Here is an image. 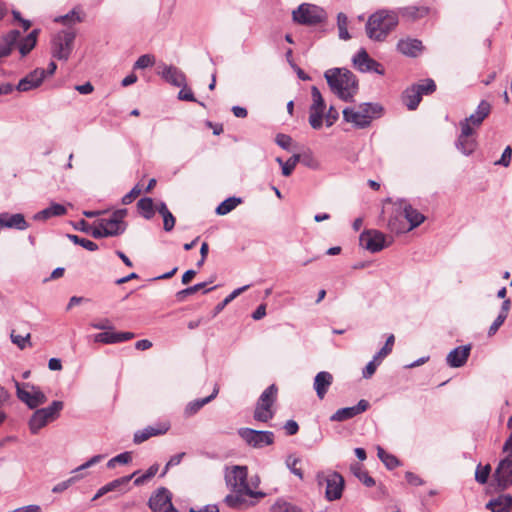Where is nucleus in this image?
I'll use <instances>...</instances> for the list:
<instances>
[{
  "mask_svg": "<svg viewBox=\"0 0 512 512\" xmlns=\"http://www.w3.org/2000/svg\"><path fill=\"white\" fill-rule=\"evenodd\" d=\"M324 77L330 90L345 102H352L358 91L356 76L346 68H331L325 71Z\"/></svg>",
  "mask_w": 512,
  "mask_h": 512,
  "instance_id": "nucleus-1",
  "label": "nucleus"
},
{
  "mask_svg": "<svg viewBox=\"0 0 512 512\" xmlns=\"http://www.w3.org/2000/svg\"><path fill=\"white\" fill-rule=\"evenodd\" d=\"M398 15L394 11L379 10L372 14L366 23L367 36L374 41H384L397 26Z\"/></svg>",
  "mask_w": 512,
  "mask_h": 512,
  "instance_id": "nucleus-2",
  "label": "nucleus"
},
{
  "mask_svg": "<svg viewBox=\"0 0 512 512\" xmlns=\"http://www.w3.org/2000/svg\"><path fill=\"white\" fill-rule=\"evenodd\" d=\"M343 118L346 122L352 123L356 128L368 127L373 119L380 118L383 114V107L378 103H362L357 108L346 107L343 111Z\"/></svg>",
  "mask_w": 512,
  "mask_h": 512,
  "instance_id": "nucleus-3",
  "label": "nucleus"
},
{
  "mask_svg": "<svg viewBox=\"0 0 512 512\" xmlns=\"http://www.w3.org/2000/svg\"><path fill=\"white\" fill-rule=\"evenodd\" d=\"M327 12L320 6L302 3L292 12V20L304 26H317L327 22Z\"/></svg>",
  "mask_w": 512,
  "mask_h": 512,
  "instance_id": "nucleus-4",
  "label": "nucleus"
},
{
  "mask_svg": "<svg viewBox=\"0 0 512 512\" xmlns=\"http://www.w3.org/2000/svg\"><path fill=\"white\" fill-rule=\"evenodd\" d=\"M63 408L64 403L62 401L55 400L48 407L36 409L28 422L31 434H38V432L48 423L58 419Z\"/></svg>",
  "mask_w": 512,
  "mask_h": 512,
  "instance_id": "nucleus-5",
  "label": "nucleus"
},
{
  "mask_svg": "<svg viewBox=\"0 0 512 512\" xmlns=\"http://www.w3.org/2000/svg\"><path fill=\"white\" fill-rule=\"evenodd\" d=\"M225 481L232 492L244 491L250 498H263L265 493L253 491L247 482V468L245 466H233L225 472Z\"/></svg>",
  "mask_w": 512,
  "mask_h": 512,
  "instance_id": "nucleus-6",
  "label": "nucleus"
},
{
  "mask_svg": "<svg viewBox=\"0 0 512 512\" xmlns=\"http://www.w3.org/2000/svg\"><path fill=\"white\" fill-rule=\"evenodd\" d=\"M277 393L278 388L275 384H271L262 392L256 403L255 410L253 413V418L256 421L267 423L268 421L273 419L275 415L273 405L277 400Z\"/></svg>",
  "mask_w": 512,
  "mask_h": 512,
  "instance_id": "nucleus-7",
  "label": "nucleus"
},
{
  "mask_svg": "<svg viewBox=\"0 0 512 512\" xmlns=\"http://www.w3.org/2000/svg\"><path fill=\"white\" fill-rule=\"evenodd\" d=\"M76 32L73 29H64L56 33L51 42L52 56L58 60L67 61L72 53Z\"/></svg>",
  "mask_w": 512,
  "mask_h": 512,
  "instance_id": "nucleus-8",
  "label": "nucleus"
},
{
  "mask_svg": "<svg viewBox=\"0 0 512 512\" xmlns=\"http://www.w3.org/2000/svg\"><path fill=\"white\" fill-rule=\"evenodd\" d=\"M18 399L30 409H37L47 402V397L40 387L31 383H19L13 380Z\"/></svg>",
  "mask_w": 512,
  "mask_h": 512,
  "instance_id": "nucleus-9",
  "label": "nucleus"
},
{
  "mask_svg": "<svg viewBox=\"0 0 512 512\" xmlns=\"http://www.w3.org/2000/svg\"><path fill=\"white\" fill-rule=\"evenodd\" d=\"M238 435L250 447L261 449L274 443L275 435L272 431L255 430L252 428H240Z\"/></svg>",
  "mask_w": 512,
  "mask_h": 512,
  "instance_id": "nucleus-10",
  "label": "nucleus"
},
{
  "mask_svg": "<svg viewBox=\"0 0 512 512\" xmlns=\"http://www.w3.org/2000/svg\"><path fill=\"white\" fill-rule=\"evenodd\" d=\"M359 240L361 246L372 253L381 251L385 247L390 246L393 242L392 237L388 239L384 233L375 229L362 232Z\"/></svg>",
  "mask_w": 512,
  "mask_h": 512,
  "instance_id": "nucleus-11",
  "label": "nucleus"
},
{
  "mask_svg": "<svg viewBox=\"0 0 512 512\" xmlns=\"http://www.w3.org/2000/svg\"><path fill=\"white\" fill-rule=\"evenodd\" d=\"M311 96L313 102L309 108V124L313 129H320L323 124L326 104L320 90L316 86H312Z\"/></svg>",
  "mask_w": 512,
  "mask_h": 512,
  "instance_id": "nucleus-12",
  "label": "nucleus"
},
{
  "mask_svg": "<svg viewBox=\"0 0 512 512\" xmlns=\"http://www.w3.org/2000/svg\"><path fill=\"white\" fill-rule=\"evenodd\" d=\"M148 505L152 512H178L172 504V494L165 488H158L149 498Z\"/></svg>",
  "mask_w": 512,
  "mask_h": 512,
  "instance_id": "nucleus-13",
  "label": "nucleus"
},
{
  "mask_svg": "<svg viewBox=\"0 0 512 512\" xmlns=\"http://www.w3.org/2000/svg\"><path fill=\"white\" fill-rule=\"evenodd\" d=\"M126 215L127 209H118L112 213L110 218L99 219L97 224L105 230H108V232H113L109 234V237L118 236L126 230L127 224L124 221Z\"/></svg>",
  "mask_w": 512,
  "mask_h": 512,
  "instance_id": "nucleus-14",
  "label": "nucleus"
},
{
  "mask_svg": "<svg viewBox=\"0 0 512 512\" xmlns=\"http://www.w3.org/2000/svg\"><path fill=\"white\" fill-rule=\"evenodd\" d=\"M461 134L456 141V147L461 153L468 156L472 154L477 146L476 140L472 137L474 129L467 122H460Z\"/></svg>",
  "mask_w": 512,
  "mask_h": 512,
  "instance_id": "nucleus-15",
  "label": "nucleus"
},
{
  "mask_svg": "<svg viewBox=\"0 0 512 512\" xmlns=\"http://www.w3.org/2000/svg\"><path fill=\"white\" fill-rule=\"evenodd\" d=\"M353 64L360 72L384 74V69L381 64L372 59L364 48L360 49L353 57Z\"/></svg>",
  "mask_w": 512,
  "mask_h": 512,
  "instance_id": "nucleus-16",
  "label": "nucleus"
},
{
  "mask_svg": "<svg viewBox=\"0 0 512 512\" xmlns=\"http://www.w3.org/2000/svg\"><path fill=\"white\" fill-rule=\"evenodd\" d=\"M497 486L505 490L512 485V457L503 458L494 472Z\"/></svg>",
  "mask_w": 512,
  "mask_h": 512,
  "instance_id": "nucleus-17",
  "label": "nucleus"
},
{
  "mask_svg": "<svg viewBox=\"0 0 512 512\" xmlns=\"http://www.w3.org/2000/svg\"><path fill=\"white\" fill-rule=\"evenodd\" d=\"M369 407L368 401L362 399L357 405L338 409L330 416V421L342 422L354 418L355 416L365 412Z\"/></svg>",
  "mask_w": 512,
  "mask_h": 512,
  "instance_id": "nucleus-18",
  "label": "nucleus"
},
{
  "mask_svg": "<svg viewBox=\"0 0 512 512\" xmlns=\"http://www.w3.org/2000/svg\"><path fill=\"white\" fill-rule=\"evenodd\" d=\"M326 483V499L328 501L340 499L344 490V478L338 472H334L327 477Z\"/></svg>",
  "mask_w": 512,
  "mask_h": 512,
  "instance_id": "nucleus-19",
  "label": "nucleus"
},
{
  "mask_svg": "<svg viewBox=\"0 0 512 512\" xmlns=\"http://www.w3.org/2000/svg\"><path fill=\"white\" fill-rule=\"evenodd\" d=\"M45 76L46 71L44 69L37 68L22 78L16 88L20 92H27L35 89L42 84Z\"/></svg>",
  "mask_w": 512,
  "mask_h": 512,
  "instance_id": "nucleus-20",
  "label": "nucleus"
},
{
  "mask_svg": "<svg viewBox=\"0 0 512 512\" xmlns=\"http://www.w3.org/2000/svg\"><path fill=\"white\" fill-rule=\"evenodd\" d=\"M471 345L459 346L450 351L446 357V362L450 367L459 368L465 365L470 355Z\"/></svg>",
  "mask_w": 512,
  "mask_h": 512,
  "instance_id": "nucleus-21",
  "label": "nucleus"
},
{
  "mask_svg": "<svg viewBox=\"0 0 512 512\" xmlns=\"http://www.w3.org/2000/svg\"><path fill=\"white\" fill-rule=\"evenodd\" d=\"M168 430L169 425L166 423H162L157 426H147L144 429L135 432L133 442L135 444H141L148 440L150 437L165 434Z\"/></svg>",
  "mask_w": 512,
  "mask_h": 512,
  "instance_id": "nucleus-22",
  "label": "nucleus"
},
{
  "mask_svg": "<svg viewBox=\"0 0 512 512\" xmlns=\"http://www.w3.org/2000/svg\"><path fill=\"white\" fill-rule=\"evenodd\" d=\"M397 50L408 57H417L423 50L422 42L414 38L400 39L397 43Z\"/></svg>",
  "mask_w": 512,
  "mask_h": 512,
  "instance_id": "nucleus-23",
  "label": "nucleus"
},
{
  "mask_svg": "<svg viewBox=\"0 0 512 512\" xmlns=\"http://www.w3.org/2000/svg\"><path fill=\"white\" fill-rule=\"evenodd\" d=\"M134 333L132 332H101L95 335L94 341L104 344H114L128 341L134 338Z\"/></svg>",
  "mask_w": 512,
  "mask_h": 512,
  "instance_id": "nucleus-24",
  "label": "nucleus"
},
{
  "mask_svg": "<svg viewBox=\"0 0 512 512\" xmlns=\"http://www.w3.org/2000/svg\"><path fill=\"white\" fill-rule=\"evenodd\" d=\"M162 78L168 83L176 87L186 86L185 74L175 66L164 65L163 70L160 72Z\"/></svg>",
  "mask_w": 512,
  "mask_h": 512,
  "instance_id": "nucleus-25",
  "label": "nucleus"
},
{
  "mask_svg": "<svg viewBox=\"0 0 512 512\" xmlns=\"http://www.w3.org/2000/svg\"><path fill=\"white\" fill-rule=\"evenodd\" d=\"M0 219L2 220V228H11L17 230H25L28 228V223L26 222L24 215L21 213H0Z\"/></svg>",
  "mask_w": 512,
  "mask_h": 512,
  "instance_id": "nucleus-26",
  "label": "nucleus"
},
{
  "mask_svg": "<svg viewBox=\"0 0 512 512\" xmlns=\"http://www.w3.org/2000/svg\"><path fill=\"white\" fill-rule=\"evenodd\" d=\"M137 473L138 472H134L131 475L123 476L107 483L97 491L92 500H96L109 492L125 488Z\"/></svg>",
  "mask_w": 512,
  "mask_h": 512,
  "instance_id": "nucleus-27",
  "label": "nucleus"
},
{
  "mask_svg": "<svg viewBox=\"0 0 512 512\" xmlns=\"http://www.w3.org/2000/svg\"><path fill=\"white\" fill-rule=\"evenodd\" d=\"M401 206H402V209H403L401 215H403L404 218L409 223V226H408L407 230L411 231L412 229L418 227L419 225H421L424 222V220H425L424 215L421 214L415 208H413L410 204H407L403 200V201H401Z\"/></svg>",
  "mask_w": 512,
  "mask_h": 512,
  "instance_id": "nucleus-28",
  "label": "nucleus"
},
{
  "mask_svg": "<svg viewBox=\"0 0 512 512\" xmlns=\"http://www.w3.org/2000/svg\"><path fill=\"white\" fill-rule=\"evenodd\" d=\"M247 497L249 494L244 491L232 492L225 497L224 502L228 507L234 509H242L256 504L255 501H249Z\"/></svg>",
  "mask_w": 512,
  "mask_h": 512,
  "instance_id": "nucleus-29",
  "label": "nucleus"
},
{
  "mask_svg": "<svg viewBox=\"0 0 512 512\" xmlns=\"http://www.w3.org/2000/svg\"><path fill=\"white\" fill-rule=\"evenodd\" d=\"M491 105L485 100H482L475 113L471 114L468 118H465L462 122H467L468 125L479 127L484 119L490 114Z\"/></svg>",
  "mask_w": 512,
  "mask_h": 512,
  "instance_id": "nucleus-30",
  "label": "nucleus"
},
{
  "mask_svg": "<svg viewBox=\"0 0 512 512\" xmlns=\"http://www.w3.org/2000/svg\"><path fill=\"white\" fill-rule=\"evenodd\" d=\"M333 382V376L326 371L319 372L314 379V389L319 399H323L328 391V388Z\"/></svg>",
  "mask_w": 512,
  "mask_h": 512,
  "instance_id": "nucleus-31",
  "label": "nucleus"
},
{
  "mask_svg": "<svg viewBox=\"0 0 512 512\" xmlns=\"http://www.w3.org/2000/svg\"><path fill=\"white\" fill-rule=\"evenodd\" d=\"M20 37L21 34L18 30H11L3 37H0V58L10 55Z\"/></svg>",
  "mask_w": 512,
  "mask_h": 512,
  "instance_id": "nucleus-32",
  "label": "nucleus"
},
{
  "mask_svg": "<svg viewBox=\"0 0 512 512\" xmlns=\"http://www.w3.org/2000/svg\"><path fill=\"white\" fill-rule=\"evenodd\" d=\"M512 507V496L509 494L500 495L499 497L490 500L486 508L492 512H508Z\"/></svg>",
  "mask_w": 512,
  "mask_h": 512,
  "instance_id": "nucleus-33",
  "label": "nucleus"
},
{
  "mask_svg": "<svg viewBox=\"0 0 512 512\" xmlns=\"http://www.w3.org/2000/svg\"><path fill=\"white\" fill-rule=\"evenodd\" d=\"M218 392L219 388L215 386L211 395L202 399H196L194 401L189 402L185 408V414L187 416H191L197 413L204 405L211 402L218 395Z\"/></svg>",
  "mask_w": 512,
  "mask_h": 512,
  "instance_id": "nucleus-34",
  "label": "nucleus"
},
{
  "mask_svg": "<svg viewBox=\"0 0 512 512\" xmlns=\"http://www.w3.org/2000/svg\"><path fill=\"white\" fill-rule=\"evenodd\" d=\"M38 30L31 31L26 37L22 38L18 44L19 52L22 56H26L36 45Z\"/></svg>",
  "mask_w": 512,
  "mask_h": 512,
  "instance_id": "nucleus-35",
  "label": "nucleus"
},
{
  "mask_svg": "<svg viewBox=\"0 0 512 512\" xmlns=\"http://www.w3.org/2000/svg\"><path fill=\"white\" fill-rule=\"evenodd\" d=\"M402 99L403 103L409 110H415L422 100V98L420 97V93L417 90H415L413 86L408 87L403 92Z\"/></svg>",
  "mask_w": 512,
  "mask_h": 512,
  "instance_id": "nucleus-36",
  "label": "nucleus"
},
{
  "mask_svg": "<svg viewBox=\"0 0 512 512\" xmlns=\"http://www.w3.org/2000/svg\"><path fill=\"white\" fill-rule=\"evenodd\" d=\"M84 19L82 10L79 7H74L67 14L57 17L56 22H61L64 25L81 23Z\"/></svg>",
  "mask_w": 512,
  "mask_h": 512,
  "instance_id": "nucleus-37",
  "label": "nucleus"
},
{
  "mask_svg": "<svg viewBox=\"0 0 512 512\" xmlns=\"http://www.w3.org/2000/svg\"><path fill=\"white\" fill-rule=\"evenodd\" d=\"M250 285H244L233 290L222 302L218 303L212 313V317H216L230 302H232L236 297L249 289Z\"/></svg>",
  "mask_w": 512,
  "mask_h": 512,
  "instance_id": "nucleus-38",
  "label": "nucleus"
},
{
  "mask_svg": "<svg viewBox=\"0 0 512 512\" xmlns=\"http://www.w3.org/2000/svg\"><path fill=\"white\" fill-rule=\"evenodd\" d=\"M137 208L139 213L147 220L154 216V202L149 197L141 198L137 202Z\"/></svg>",
  "mask_w": 512,
  "mask_h": 512,
  "instance_id": "nucleus-39",
  "label": "nucleus"
},
{
  "mask_svg": "<svg viewBox=\"0 0 512 512\" xmlns=\"http://www.w3.org/2000/svg\"><path fill=\"white\" fill-rule=\"evenodd\" d=\"M241 202V198L229 197L218 205L216 208V213L218 215H226L235 209Z\"/></svg>",
  "mask_w": 512,
  "mask_h": 512,
  "instance_id": "nucleus-40",
  "label": "nucleus"
},
{
  "mask_svg": "<svg viewBox=\"0 0 512 512\" xmlns=\"http://www.w3.org/2000/svg\"><path fill=\"white\" fill-rule=\"evenodd\" d=\"M271 512H303L300 507L297 505L288 502L282 498L277 499V501L271 506Z\"/></svg>",
  "mask_w": 512,
  "mask_h": 512,
  "instance_id": "nucleus-41",
  "label": "nucleus"
},
{
  "mask_svg": "<svg viewBox=\"0 0 512 512\" xmlns=\"http://www.w3.org/2000/svg\"><path fill=\"white\" fill-rule=\"evenodd\" d=\"M353 474L367 487L375 485V480L369 476L368 472L363 470L362 466L358 463L351 465Z\"/></svg>",
  "mask_w": 512,
  "mask_h": 512,
  "instance_id": "nucleus-42",
  "label": "nucleus"
},
{
  "mask_svg": "<svg viewBox=\"0 0 512 512\" xmlns=\"http://www.w3.org/2000/svg\"><path fill=\"white\" fill-rule=\"evenodd\" d=\"M276 161L281 165L282 168V174L286 177L290 176L295 169L297 163L300 161V155L294 154L291 156L286 162H283V160L278 157Z\"/></svg>",
  "mask_w": 512,
  "mask_h": 512,
  "instance_id": "nucleus-43",
  "label": "nucleus"
},
{
  "mask_svg": "<svg viewBox=\"0 0 512 512\" xmlns=\"http://www.w3.org/2000/svg\"><path fill=\"white\" fill-rule=\"evenodd\" d=\"M377 456L383 462V464L390 470L399 466L398 459L392 455L387 453L382 447H377Z\"/></svg>",
  "mask_w": 512,
  "mask_h": 512,
  "instance_id": "nucleus-44",
  "label": "nucleus"
},
{
  "mask_svg": "<svg viewBox=\"0 0 512 512\" xmlns=\"http://www.w3.org/2000/svg\"><path fill=\"white\" fill-rule=\"evenodd\" d=\"M412 86L420 93L421 98L423 95L431 94L436 90V84L432 79H425L420 83L413 84Z\"/></svg>",
  "mask_w": 512,
  "mask_h": 512,
  "instance_id": "nucleus-45",
  "label": "nucleus"
},
{
  "mask_svg": "<svg viewBox=\"0 0 512 512\" xmlns=\"http://www.w3.org/2000/svg\"><path fill=\"white\" fill-rule=\"evenodd\" d=\"M347 25H348V18L347 16L340 12L338 13L337 15V26H338V29H339V37L340 39L342 40H349L351 38L349 32H348V29H347Z\"/></svg>",
  "mask_w": 512,
  "mask_h": 512,
  "instance_id": "nucleus-46",
  "label": "nucleus"
},
{
  "mask_svg": "<svg viewBox=\"0 0 512 512\" xmlns=\"http://www.w3.org/2000/svg\"><path fill=\"white\" fill-rule=\"evenodd\" d=\"M401 216V214L395 215L389 219L388 228L390 229L391 232L400 234L409 231L407 230L408 227H406V225L402 222Z\"/></svg>",
  "mask_w": 512,
  "mask_h": 512,
  "instance_id": "nucleus-47",
  "label": "nucleus"
},
{
  "mask_svg": "<svg viewBox=\"0 0 512 512\" xmlns=\"http://www.w3.org/2000/svg\"><path fill=\"white\" fill-rule=\"evenodd\" d=\"M67 237L76 245H80L88 251H96L98 249V245L86 238H81L74 234H68Z\"/></svg>",
  "mask_w": 512,
  "mask_h": 512,
  "instance_id": "nucleus-48",
  "label": "nucleus"
},
{
  "mask_svg": "<svg viewBox=\"0 0 512 512\" xmlns=\"http://www.w3.org/2000/svg\"><path fill=\"white\" fill-rule=\"evenodd\" d=\"M394 342V335H389L388 338L386 339L384 346L375 354V359H379V361H382L386 356H388L392 352Z\"/></svg>",
  "mask_w": 512,
  "mask_h": 512,
  "instance_id": "nucleus-49",
  "label": "nucleus"
},
{
  "mask_svg": "<svg viewBox=\"0 0 512 512\" xmlns=\"http://www.w3.org/2000/svg\"><path fill=\"white\" fill-rule=\"evenodd\" d=\"M207 283H198L193 286L187 287L179 292L176 293V298L178 301H183L187 296L192 295L196 293L197 291L204 289L206 287Z\"/></svg>",
  "mask_w": 512,
  "mask_h": 512,
  "instance_id": "nucleus-50",
  "label": "nucleus"
},
{
  "mask_svg": "<svg viewBox=\"0 0 512 512\" xmlns=\"http://www.w3.org/2000/svg\"><path fill=\"white\" fill-rule=\"evenodd\" d=\"M491 472V467L489 464L482 466L478 464L475 471V480L480 484H485L488 480V477Z\"/></svg>",
  "mask_w": 512,
  "mask_h": 512,
  "instance_id": "nucleus-51",
  "label": "nucleus"
},
{
  "mask_svg": "<svg viewBox=\"0 0 512 512\" xmlns=\"http://www.w3.org/2000/svg\"><path fill=\"white\" fill-rule=\"evenodd\" d=\"M10 338L12 343L17 345L21 350L25 349L28 345H31L30 333H26L25 335H17L15 334V331H12Z\"/></svg>",
  "mask_w": 512,
  "mask_h": 512,
  "instance_id": "nucleus-52",
  "label": "nucleus"
},
{
  "mask_svg": "<svg viewBox=\"0 0 512 512\" xmlns=\"http://www.w3.org/2000/svg\"><path fill=\"white\" fill-rule=\"evenodd\" d=\"M158 469L159 467L157 464L150 466L143 475L135 479L134 484L137 486L144 484L146 481H148L149 479L156 475Z\"/></svg>",
  "mask_w": 512,
  "mask_h": 512,
  "instance_id": "nucleus-53",
  "label": "nucleus"
},
{
  "mask_svg": "<svg viewBox=\"0 0 512 512\" xmlns=\"http://www.w3.org/2000/svg\"><path fill=\"white\" fill-rule=\"evenodd\" d=\"M153 64L154 57L149 54H145L137 59V61L134 64V69H145L147 67L152 66Z\"/></svg>",
  "mask_w": 512,
  "mask_h": 512,
  "instance_id": "nucleus-54",
  "label": "nucleus"
},
{
  "mask_svg": "<svg viewBox=\"0 0 512 512\" xmlns=\"http://www.w3.org/2000/svg\"><path fill=\"white\" fill-rule=\"evenodd\" d=\"M380 363H381V361H379V359H375V356H374L373 359L370 362H368L366 367L363 369V371H362L363 378H365V379L371 378Z\"/></svg>",
  "mask_w": 512,
  "mask_h": 512,
  "instance_id": "nucleus-55",
  "label": "nucleus"
},
{
  "mask_svg": "<svg viewBox=\"0 0 512 512\" xmlns=\"http://www.w3.org/2000/svg\"><path fill=\"white\" fill-rule=\"evenodd\" d=\"M275 142L282 149L289 151L292 144V138L287 134L279 133L275 137Z\"/></svg>",
  "mask_w": 512,
  "mask_h": 512,
  "instance_id": "nucleus-56",
  "label": "nucleus"
},
{
  "mask_svg": "<svg viewBox=\"0 0 512 512\" xmlns=\"http://www.w3.org/2000/svg\"><path fill=\"white\" fill-rule=\"evenodd\" d=\"M140 193H141V188H140L139 184H137L130 190V192H128L127 194H125L122 197V204L128 205V204L132 203L133 200L136 199L140 195Z\"/></svg>",
  "mask_w": 512,
  "mask_h": 512,
  "instance_id": "nucleus-57",
  "label": "nucleus"
},
{
  "mask_svg": "<svg viewBox=\"0 0 512 512\" xmlns=\"http://www.w3.org/2000/svg\"><path fill=\"white\" fill-rule=\"evenodd\" d=\"M402 13L404 16H407L411 19H416L418 17L424 16L427 11L424 8L420 9L417 7H407L403 9Z\"/></svg>",
  "mask_w": 512,
  "mask_h": 512,
  "instance_id": "nucleus-58",
  "label": "nucleus"
},
{
  "mask_svg": "<svg viewBox=\"0 0 512 512\" xmlns=\"http://www.w3.org/2000/svg\"><path fill=\"white\" fill-rule=\"evenodd\" d=\"M299 463L298 458H293L292 456H289L286 460L287 467L293 473L294 475L298 476L300 479L303 478V472L301 469L297 468L296 465Z\"/></svg>",
  "mask_w": 512,
  "mask_h": 512,
  "instance_id": "nucleus-59",
  "label": "nucleus"
},
{
  "mask_svg": "<svg viewBox=\"0 0 512 512\" xmlns=\"http://www.w3.org/2000/svg\"><path fill=\"white\" fill-rule=\"evenodd\" d=\"M323 118H325V122H326V125L328 127L332 126L336 121L337 119L339 118V113L338 111L333 107V106H330V108L328 109V111L326 113H324V116Z\"/></svg>",
  "mask_w": 512,
  "mask_h": 512,
  "instance_id": "nucleus-60",
  "label": "nucleus"
},
{
  "mask_svg": "<svg viewBox=\"0 0 512 512\" xmlns=\"http://www.w3.org/2000/svg\"><path fill=\"white\" fill-rule=\"evenodd\" d=\"M161 216L163 217V229L166 232H170L175 226V217L170 211Z\"/></svg>",
  "mask_w": 512,
  "mask_h": 512,
  "instance_id": "nucleus-61",
  "label": "nucleus"
},
{
  "mask_svg": "<svg viewBox=\"0 0 512 512\" xmlns=\"http://www.w3.org/2000/svg\"><path fill=\"white\" fill-rule=\"evenodd\" d=\"M76 480H77V477H71L65 481H62V482L56 484L52 488V492L53 493H61V492L65 491L66 489H68Z\"/></svg>",
  "mask_w": 512,
  "mask_h": 512,
  "instance_id": "nucleus-62",
  "label": "nucleus"
},
{
  "mask_svg": "<svg viewBox=\"0 0 512 512\" xmlns=\"http://www.w3.org/2000/svg\"><path fill=\"white\" fill-rule=\"evenodd\" d=\"M507 317H505V315H500L498 314V316L496 317V319L494 320V322L491 324V326L489 327V330H488V335L489 336H493L494 334H496V332L498 331V329L503 325V323L505 322Z\"/></svg>",
  "mask_w": 512,
  "mask_h": 512,
  "instance_id": "nucleus-63",
  "label": "nucleus"
},
{
  "mask_svg": "<svg viewBox=\"0 0 512 512\" xmlns=\"http://www.w3.org/2000/svg\"><path fill=\"white\" fill-rule=\"evenodd\" d=\"M511 157H512V148L510 146H507L504 149L500 160H498L495 164H498V165H501L504 167H508L511 162Z\"/></svg>",
  "mask_w": 512,
  "mask_h": 512,
  "instance_id": "nucleus-64",
  "label": "nucleus"
}]
</instances>
